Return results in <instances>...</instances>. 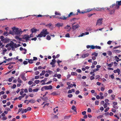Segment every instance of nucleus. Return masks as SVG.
I'll return each instance as SVG.
<instances>
[{
  "label": "nucleus",
  "mask_w": 121,
  "mask_h": 121,
  "mask_svg": "<svg viewBox=\"0 0 121 121\" xmlns=\"http://www.w3.org/2000/svg\"><path fill=\"white\" fill-rule=\"evenodd\" d=\"M46 72L47 73H52V71H51L49 70L46 71Z\"/></svg>",
  "instance_id": "49530a36"
},
{
  "label": "nucleus",
  "mask_w": 121,
  "mask_h": 121,
  "mask_svg": "<svg viewBox=\"0 0 121 121\" xmlns=\"http://www.w3.org/2000/svg\"><path fill=\"white\" fill-rule=\"evenodd\" d=\"M70 117V116H65L64 117V119H69Z\"/></svg>",
  "instance_id": "79ce46f5"
},
{
  "label": "nucleus",
  "mask_w": 121,
  "mask_h": 121,
  "mask_svg": "<svg viewBox=\"0 0 121 121\" xmlns=\"http://www.w3.org/2000/svg\"><path fill=\"white\" fill-rule=\"evenodd\" d=\"M23 91H21L20 93V94L22 95L21 96L19 97L18 98H23L25 96L26 94L25 93L24 94H23ZM15 98H17L16 97Z\"/></svg>",
  "instance_id": "6e6552de"
},
{
  "label": "nucleus",
  "mask_w": 121,
  "mask_h": 121,
  "mask_svg": "<svg viewBox=\"0 0 121 121\" xmlns=\"http://www.w3.org/2000/svg\"><path fill=\"white\" fill-rule=\"evenodd\" d=\"M7 97V96L6 95H3L2 96L1 98H2V97L3 98H6Z\"/></svg>",
  "instance_id": "58836bf2"
},
{
  "label": "nucleus",
  "mask_w": 121,
  "mask_h": 121,
  "mask_svg": "<svg viewBox=\"0 0 121 121\" xmlns=\"http://www.w3.org/2000/svg\"><path fill=\"white\" fill-rule=\"evenodd\" d=\"M113 108L116 109H117L118 108L117 107V106H115V105H117V102H113Z\"/></svg>",
  "instance_id": "4468645a"
},
{
  "label": "nucleus",
  "mask_w": 121,
  "mask_h": 121,
  "mask_svg": "<svg viewBox=\"0 0 121 121\" xmlns=\"http://www.w3.org/2000/svg\"><path fill=\"white\" fill-rule=\"evenodd\" d=\"M103 18H100L97 20V22L96 23V25H98L100 26L101 25L102 23V21Z\"/></svg>",
  "instance_id": "423d86ee"
},
{
  "label": "nucleus",
  "mask_w": 121,
  "mask_h": 121,
  "mask_svg": "<svg viewBox=\"0 0 121 121\" xmlns=\"http://www.w3.org/2000/svg\"><path fill=\"white\" fill-rule=\"evenodd\" d=\"M87 111L88 112H91V109L89 108H88Z\"/></svg>",
  "instance_id": "0e129e2a"
},
{
  "label": "nucleus",
  "mask_w": 121,
  "mask_h": 121,
  "mask_svg": "<svg viewBox=\"0 0 121 121\" xmlns=\"http://www.w3.org/2000/svg\"><path fill=\"white\" fill-rule=\"evenodd\" d=\"M18 82L19 83H21L22 82V80L20 79L19 78H18L17 79Z\"/></svg>",
  "instance_id": "c9c22d12"
},
{
  "label": "nucleus",
  "mask_w": 121,
  "mask_h": 121,
  "mask_svg": "<svg viewBox=\"0 0 121 121\" xmlns=\"http://www.w3.org/2000/svg\"><path fill=\"white\" fill-rule=\"evenodd\" d=\"M46 39L48 40H49L51 39V38L50 36L48 35L47 36Z\"/></svg>",
  "instance_id": "4c0bfd02"
},
{
  "label": "nucleus",
  "mask_w": 121,
  "mask_h": 121,
  "mask_svg": "<svg viewBox=\"0 0 121 121\" xmlns=\"http://www.w3.org/2000/svg\"><path fill=\"white\" fill-rule=\"evenodd\" d=\"M95 104L96 105H98L99 104V101H95Z\"/></svg>",
  "instance_id": "8fccbe9b"
},
{
  "label": "nucleus",
  "mask_w": 121,
  "mask_h": 121,
  "mask_svg": "<svg viewBox=\"0 0 121 121\" xmlns=\"http://www.w3.org/2000/svg\"><path fill=\"white\" fill-rule=\"evenodd\" d=\"M109 103H105V104L104 105V108H106L107 106V104H109Z\"/></svg>",
  "instance_id": "7c9ffc66"
},
{
  "label": "nucleus",
  "mask_w": 121,
  "mask_h": 121,
  "mask_svg": "<svg viewBox=\"0 0 121 121\" xmlns=\"http://www.w3.org/2000/svg\"><path fill=\"white\" fill-rule=\"evenodd\" d=\"M39 81H40L39 80H36L35 81V83L37 84L39 82Z\"/></svg>",
  "instance_id": "a19ab883"
},
{
  "label": "nucleus",
  "mask_w": 121,
  "mask_h": 121,
  "mask_svg": "<svg viewBox=\"0 0 121 121\" xmlns=\"http://www.w3.org/2000/svg\"><path fill=\"white\" fill-rule=\"evenodd\" d=\"M76 15V14H74L72 12L70 13L67 16V17H69L73 15Z\"/></svg>",
  "instance_id": "a211bd4d"
},
{
  "label": "nucleus",
  "mask_w": 121,
  "mask_h": 121,
  "mask_svg": "<svg viewBox=\"0 0 121 121\" xmlns=\"http://www.w3.org/2000/svg\"><path fill=\"white\" fill-rule=\"evenodd\" d=\"M52 62H51L50 63V64H54L55 62H56V60L55 59H52Z\"/></svg>",
  "instance_id": "bb28decb"
},
{
  "label": "nucleus",
  "mask_w": 121,
  "mask_h": 121,
  "mask_svg": "<svg viewBox=\"0 0 121 121\" xmlns=\"http://www.w3.org/2000/svg\"><path fill=\"white\" fill-rule=\"evenodd\" d=\"M7 119V117L5 116L3 117L2 118V119L3 121H5V120H6Z\"/></svg>",
  "instance_id": "e433bc0d"
},
{
  "label": "nucleus",
  "mask_w": 121,
  "mask_h": 121,
  "mask_svg": "<svg viewBox=\"0 0 121 121\" xmlns=\"http://www.w3.org/2000/svg\"><path fill=\"white\" fill-rule=\"evenodd\" d=\"M71 74L72 75H77V73H76L73 72H71Z\"/></svg>",
  "instance_id": "c85d7f7f"
},
{
  "label": "nucleus",
  "mask_w": 121,
  "mask_h": 121,
  "mask_svg": "<svg viewBox=\"0 0 121 121\" xmlns=\"http://www.w3.org/2000/svg\"><path fill=\"white\" fill-rule=\"evenodd\" d=\"M31 31L32 34L33 33H35L37 31V30L36 29H35L34 28L32 29H31Z\"/></svg>",
  "instance_id": "4be33fe9"
},
{
  "label": "nucleus",
  "mask_w": 121,
  "mask_h": 121,
  "mask_svg": "<svg viewBox=\"0 0 121 121\" xmlns=\"http://www.w3.org/2000/svg\"><path fill=\"white\" fill-rule=\"evenodd\" d=\"M52 119H58V117L56 115H54L52 117Z\"/></svg>",
  "instance_id": "5701e85b"
},
{
  "label": "nucleus",
  "mask_w": 121,
  "mask_h": 121,
  "mask_svg": "<svg viewBox=\"0 0 121 121\" xmlns=\"http://www.w3.org/2000/svg\"><path fill=\"white\" fill-rule=\"evenodd\" d=\"M99 69H98L97 68V69H95L94 70H93V72H90V74H92V73H93V74L92 75L93 76H95V74L94 73V72H95L96 71H97L99 70Z\"/></svg>",
  "instance_id": "9b49d317"
},
{
  "label": "nucleus",
  "mask_w": 121,
  "mask_h": 121,
  "mask_svg": "<svg viewBox=\"0 0 121 121\" xmlns=\"http://www.w3.org/2000/svg\"><path fill=\"white\" fill-rule=\"evenodd\" d=\"M57 76L58 78H60L61 77V75L60 74H58L57 75Z\"/></svg>",
  "instance_id": "e2e57ef3"
},
{
  "label": "nucleus",
  "mask_w": 121,
  "mask_h": 121,
  "mask_svg": "<svg viewBox=\"0 0 121 121\" xmlns=\"http://www.w3.org/2000/svg\"><path fill=\"white\" fill-rule=\"evenodd\" d=\"M82 115H86V111H84L82 112Z\"/></svg>",
  "instance_id": "69168bd1"
},
{
  "label": "nucleus",
  "mask_w": 121,
  "mask_h": 121,
  "mask_svg": "<svg viewBox=\"0 0 121 121\" xmlns=\"http://www.w3.org/2000/svg\"><path fill=\"white\" fill-rule=\"evenodd\" d=\"M67 17H65L64 16L62 17H59L58 18L63 20H65L67 19Z\"/></svg>",
  "instance_id": "cd10ccee"
},
{
  "label": "nucleus",
  "mask_w": 121,
  "mask_h": 121,
  "mask_svg": "<svg viewBox=\"0 0 121 121\" xmlns=\"http://www.w3.org/2000/svg\"><path fill=\"white\" fill-rule=\"evenodd\" d=\"M117 2L118 3L117 4L118 5H121V1H117Z\"/></svg>",
  "instance_id": "37998d69"
},
{
  "label": "nucleus",
  "mask_w": 121,
  "mask_h": 121,
  "mask_svg": "<svg viewBox=\"0 0 121 121\" xmlns=\"http://www.w3.org/2000/svg\"><path fill=\"white\" fill-rule=\"evenodd\" d=\"M30 103H33L35 102V100L34 99H30Z\"/></svg>",
  "instance_id": "c756f323"
},
{
  "label": "nucleus",
  "mask_w": 121,
  "mask_h": 121,
  "mask_svg": "<svg viewBox=\"0 0 121 121\" xmlns=\"http://www.w3.org/2000/svg\"><path fill=\"white\" fill-rule=\"evenodd\" d=\"M38 90V89L37 88H36L34 89L33 90V91L34 92H37Z\"/></svg>",
  "instance_id": "bf43d9fd"
},
{
  "label": "nucleus",
  "mask_w": 121,
  "mask_h": 121,
  "mask_svg": "<svg viewBox=\"0 0 121 121\" xmlns=\"http://www.w3.org/2000/svg\"><path fill=\"white\" fill-rule=\"evenodd\" d=\"M52 86L51 85L49 86H43V88L45 90H51L52 88Z\"/></svg>",
  "instance_id": "0eeeda50"
},
{
  "label": "nucleus",
  "mask_w": 121,
  "mask_h": 121,
  "mask_svg": "<svg viewBox=\"0 0 121 121\" xmlns=\"http://www.w3.org/2000/svg\"><path fill=\"white\" fill-rule=\"evenodd\" d=\"M93 10V9H87L86 10L84 11V12H85V13L89 12L90 11H91L92 10Z\"/></svg>",
  "instance_id": "6ab92c4d"
},
{
  "label": "nucleus",
  "mask_w": 121,
  "mask_h": 121,
  "mask_svg": "<svg viewBox=\"0 0 121 121\" xmlns=\"http://www.w3.org/2000/svg\"><path fill=\"white\" fill-rule=\"evenodd\" d=\"M86 48H90L91 49H94L95 48V46L93 45H91V46L89 45H87L86 46Z\"/></svg>",
  "instance_id": "f8f14e48"
},
{
  "label": "nucleus",
  "mask_w": 121,
  "mask_h": 121,
  "mask_svg": "<svg viewBox=\"0 0 121 121\" xmlns=\"http://www.w3.org/2000/svg\"><path fill=\"white\" fill-rule=\"evenodd\" d=\"M114 52L115 53H120L121 52V51L120 50H113Z\"/></svg>",
  "instance_id": "a878e982"
},
{
  "label": "nucleus",
  "mask_w": 121,
  "mask_h": 121,
  "mask_svg": "<svg viewBox=\"0 0 121 121\" xmlns=\"http://www.w3.org/2000/svg\"><path fill=\"white\" fill-rule=\"evenodd\" d=\"M77 71L78 73H81L82 72L81 70L80 69H77L76 70Z\"/></svg>",
  "instance_id": "864d4df0"
},
{
  "label": "nucleus",
  "mask_w": 121,
  "mask_h": 121,
  "mask_svg": "<svg viewBox=\"0 0 121 121\" xmlns=\"http://www.w3.org/2000/svg\"><path fill=\"white\" fill-rule=\"evenodd\" d=\"M13 30V33L12 31L10 30L9 31V33L11 34H13V33L14 34H18L20 33L21 32H22L21 30H19L17 28H16L14 27L12 28Z\"/></svg>",
  "instance_id": "7ed1b4c3"
},
{
  "label": "nucleus",
  "mask_w": 121,
  "mask_h": 121,
  "mask_svg": "<svg viewBox=\"0 0 121 121\" xmlns=\"http://www.w3.org/2000/svg\"><path fill=\"white\" fill-rule=\"evenodd\" d=\"M55 14L56 15H60V13L57 12L56 11H55Z\"/></svg>",
  "instance_id": "09e8293b"
},
{
  "label": "nucleus",
  "mask_w": 121,
  "mask_h": 121,
  "mask_svg": "<svg viewBox=\"0 0 121 121\" xmlns=\"http://www.w3.org/2000/svg\"><path fill=\"white\" fill-rule=\"evenodd\" d=\"M114 74L113 73L111 75H110V77H111V78L112 79H113L114 78Z\"/></svg>",
  "instance_id": "de8ad7c7"
},
{
  "label": "nucleus",
  "mask_w": 121,
  "mask_h": 121,
  "mask_svg": "<svg viewBox=\"0 0 121 121\" xmlns=\"http://www.w3.org/2000/svg\"><path fill=\"white\" fill-rule=\"evenodd\" d=\"M113 112H116V110L115 109H114V108H112V109L111 110Z\"/></svg>",
  "instance_id": "680f3d73"
},
{
  "label": "nucleus",
  "mask_w": 121,
  "mask_h": 121,
  "mask_svg": "<svg viewBox=\"0 0 121 121\" xmlns=\"http://www.w3.org/2000/svg\"><path fill=\"white\" fill-rule=\"evenodd\" d=\"M26 109L28 111H31L32 109L30 107H28Z\"/></svg>",
  "instance_id": "c03bdc74"
},
{
  "label": "nucleus",
  "mask_w": 121,
  "mask_h": 121,
  "mask_svg": "<svg viewBox=\"0 0 121 121\" xmlns=\"http://www.w3.org/2000/svg\"><path fill=\"white\" fill-rule=\"evenodd\" d=\"M73 95L72 94H69L68 95V96L69 98H71L72 97Z\"/></svg>",
  "instance_id": "4d7b16f0"
},
{
  "label": "nucleus",
  "mask_w": 121,
  "mask_h": 121,
  "mask_svg": "<svg viewBox=\"0 0 121 121\" xmlns=\"http://www.w3.org/2000/svg\"><path fill=\"white\" fill-rule=\"evenodd\" d=\"M92 55H94L96 57L98 56V53H96L95 52H94L92 53Z\"/></svg>",
  "instance_id": "2f4dec72"
},
{
  "label": "nucleus",
  "mask_w": 121,
  "mask_h": 121,
  "mask_svg": "<svg viewBox=\"0 0 121 121\" xmlns=\"http://www.w3.org/2000/svg\"><path fill=\"white\" fill-rule=\"evenodd\" d=\"M26 60H28V63L30 64H32V63H33V60H32V59L29 60L28 59H26Z\"/></svg>",
  "instance_id": "b1692460"
},
{
  "label": "nucleus",
  "mask_w": 121,
  "mask_h": 121,
  "mask_svg": "<svg viewBox=\"0 0 121 121\" xmlns=\"http://www.w3.org/2000/svg\"><path fill=\"white\" fill-rule=\"evenodd\" d=\"M77 13L76 14V15H78V13L80 14H83L85 13L84 11H80V10L78 9L77 10Z\"/></svg>",
  "instance_id": "2eb2a0df"
},
{
  "label": "nucleus",
  "mask_w": 121,
  "mask_h": 121,
  "mask_svg": "<svg viewBox=\"0 0 121 121\" xmlns=\"http://www.w3.org/2000/svg\"><path fill=\"white\" fill-rule=\"evenodd\" d=\"M63 25L62 23H58L56 24V26L59 27L62 26Z\"/></svg>",
  "instance_id": "aec40b11"
},
{
  "label": "nucleus",
  "mask_w": 121,
  "mask_h": 121,
  "mask_svg": "<svg viewBox=\"0 0 121 121\" xmlns=\"http://www.w3.org/2000/svg\"><path fill=\"white\" fill-rule=\"evenodd\" d=\"M75 23H74L72 25V29L74 30H75L80 27L79 25L78 24H77L74 25Z\"/></svg>",
  "instance_id": "20e7f679"
},
{
  "label": "nucleus",
  "mask_w": 121,
  "mask_h": 121,
  "mask_svg": "<svg viewBox=\"0 0 121 121\" xmlns=\"http://www.w3.org/2000/svg\"><path fill=\"white\" fill-rule=\"evenodd\" d=\"M9 46H10L12 48H17V44L15 43H14L13 42L11 41L9 44Z\"/></svg>",
  "instance_id": "39448f33"
},
{
  "label": "nucleus",
  "mask_w": 121,
  "mask_h": 121,
  "mask_svg": "<svg viewBox=\"0 0 121 121\" xmlns=\"http://www.w3.org/2000/svg\"><path fill=\"white\" fill-rule=\"evenodd\" d=\"M89 55L88 53H86L82 54V58H85L88 56Z\"/></svg>",
  "instance_id": "ddd939ff"
},
{
  "label": "nucleus",
  "mask_w": 121,
  "mask_h": 121,
  "mask_svg": "<svg viewBox=\"0 0 121 121\" xmlns=\"http://www.w3.org/2000/svg\"><path fill=\"white\" fill-rule=\"evenodd\" d=\"M112 90L110 89L108 91V93L109 94H110L112 93Z\"/></svg>",
  "instance_id": "774afa93"
},
{
  "label": "nucleus",
  "mask_w": 121,
  "mask_h": 121,
  "mask_svg": "<svg viewBox=\"0 0 121 121\" xmlns=\"http://www.w3.org/2000/svg\"><path fill=\"white\" fill-rule=\"evenodd\" d=\"M71 109L73 110L76 113V114L77 113L76 108L73 105Z\"/></svg>",
  "instance_id": "f3484780"
},
{
  "label": "nucleus",
  "mask_w": 121,
  "mask_h": 121,
  "mask_svg": "<svg viewBox=\"0 0 121 121\" xmlns=\"http://www.w3.org/2000/svg\"><path fill=\"white\" fill-rule=\"evenodd\" d=\"M109 107H108L107 108L104 110V112H107L109 110Z\"/></svg>",
  "instance_id": "ea45409f"
},
{
  "label": "nucleus",
  "mask_w": 121,
  "mask_h": 121,
  "mask_svg": "<svg viewBox=\"0 0 121 121\" xmlns=\"http://www.w3.org/2000/svg\"><path fill=\"white\" fill-rule=\"evenodd\" d=\"M51 95H56V93L55 92H52L51 94Z\"/></svg>",
  "instance_id": "3c124183"
},
{
  "label": "nucleus",
  "mask_w": 121,
  "mask_h": 121,
  "mask_svg": "<svg viewBox=\"0 0 121 121\" xmlns=\"http://www.w3.org/2000/svg\"><path fill=\"white\" fill-rule=\"evenodd\" d=\"M45 73V71L44 70H43L42 71V73H41L40 74V76L43 75H44V74Z\"/></svg>",
  "instance_id": "393cba45"
},
{
  "label": "nucleus",
  "mask_w": 121,
  "mask_h": 121,
  "mask_svg": "<svg viewBox=\"0 0 121 121\" xmlns=\"http://www.w3.org/2000/svg\"><path fill=\"white\" fill-rule=\"evenodd\" d=\"M33 83V82L32 81H29L28 82V84L29 85H30L32 84Z\"/></svg>",
  "instance_id": "603ef678"
},
{
  "label": "nucleus",
  "mask_w": 121,
  "mask_h": 121,
  "mask_svg": "<svg viewBox=\"0 0 121 121\" xmlns=\"http://www.w3.org/2000/svg\"><path fill=\"white\" fill-rule=\"evenodd\" d=\"M108 56H111L112 55V52L110 51H108Z\"/></svg>",
  "instance_id": "473e14b6"
},
{
  "label": "nucleus",
  "mask_w": 121,
  "mask_h": 121,
  "mask_svg": "<svg viewBox=\"0 0 121 121\" xmlns=\"http://www.w3.org/2000/svg\"><path fill=\"white\" fill-rule=\"evenodd\" d=\"M9 39L7 38H4L3 41L4 43H8L9 41Z\"/></svg>",
  "instance_id": "dca6fc26"
},
{
  "label": "nucleus",
  "mask_w": 121,
  "mask_h": 121,
  "mask_svg": "<svg viewBox=\"0 0 121 121\" xmlns=\"http://www.w3.org/2000/svg\"><path fill=\"white\" fill-rule=\"evenodd\" d=\"M21 78L22 79V80H24V81H26V79L24 75L22 74L21 75Z\"/></svg>",
  "instance_id": "412c9836"
},
{
  "label": "nucleus",
  "mask_w": 121,
  "mask_h": 121,
  "mask_svg": "<svg viewBox=\"0 0 121 121\" xmlns=\"http://www.w3.org/2000/svg\"><path fill=\"white\" fill-rule=\"evenodd\" d=\"M120 69H119L118 68L116 70H114L113 71V72L115 73H117L118 71Z\"/></svg>",
  "instance_id": "f704fd0d"
},
{
  "label": "nucleus",
  "mask_w": 121,
  "mask_h": 121,
  "mask_svg": "<svg viewBox=\"0 0 121 121\" xmlns=\"http://www.w3.org/2000/svg\"><path fill=\"white\" fill-rule=\"evenodd\" d=\"M30 38L29 35H24L23 37V39H25L27 41L29 40V39Z\"/></svg>",
  "instance_id": "1a4fd4ad"
},
{
  "label": "nucleus",
  "mask_w": 121,
  "mask_h": 121,
  "mask_svg": "<svg viewBox=\"0 0 121 121\" xmlns=\"http://www.w3.org/2000/svg\"><path fill=\"white\" fill-rule=\"evenodd\" d=\"M49 33L47 31V29H43V30L40 32V34L38 35H36L37 37H41L43 36L45 37L46 35L48 34Z\"/></svg>",
  "instance_id": "f03ea898"
},
{
  "label": "nucleus",
  "mask_w": 121,
  "mask_h": 121,
  "mask_svg": "<svg viewBox=\"0 0 121 121\" xmlns=\"http://www.w3.org/2000/svg\"><path fill=\"white\" fill-rule=\"evenodd\" d=\"M22 104H20L18 105V108H21L22 107Z\"/></svg>",
  "instance_id": "338daca9"
},
{
  "label": "nucleus",
  "mask_w": 121,
  "mask_h": 121,
  "mask_svg": "<svg viewBox=\"0 0 121 121\" xmlns=\"http://www.w3.org/2000/svg\"><path fill=\"white\" fill-rule=\"evenodd\" d=\"M65 29H67V31L68 32H69L71 28L70 26L67 25L65 27Z\"/></svg>",
  "instance_id": "9d476101"
},
{
  "label": "nucleus",
  "mask_w": 121,
  "mask_h": 121,
  "mask_svg": "<svg viewBox=\"0 0 121 121\" xmlns=\"http://www.w3.org/2000/svg\"><path fill=\"white\" fill-rule=\"evenodd\" d=\"M95 48L101 49V48L100 47L97 45L95 46Z\"/></svg>",
  "instance_id": "72a5a7b5"
},
{
  "label": "nucleus",
  "mask_w": 121,
  "mask_h": 121,
  "mask_svg": "<svg viewBox=\"0 0 121 121\" xmlns=\"http://www.w3.org/2000/svg\"><path fill=\"white\" fill-rule=\"evenodd\" d=\"M65 36L66 37H69V34L68 33L67 34H66Z\"/></svg>",
  "instance_id": "13d9d810"
},
{
  "label": "nucleus",
  "mask_w": 121,
  "mask_h": 121,
  "mask_svg": "<svg viewBox=\"0 0 121 121\" xmlns=\"http://www.w3.org/2000/svg\"><path fill=\"white\" fill-rule=\"evenodd\" d=\"M94 76H91L90 77V79L91 80H92L94 79L95 78L94 77Z\"/></svg>",
  "instance_id": "a18cd8bd"
},
{
  "label": "nucleus",
  "mask_w": 121,
  "mask_h": 121,
  "mask_svg": "<svg viewBox=\"0 0 121 121\" xmlns=\"http://www.w3.org/2000/svg\"><path fill=\"white\" fill-rule=\"evenodd\" d=\"M118 3L117 2V1L116 2V4H112L110 6V8H113V9L112 10L110 11V14H114L115 13V10L116 9H118L119 6L120 5H118L117 4Z\"/></svg>",
  "instance_id": "f257e3e1"
},
{
  "label": "nucleus",
  "mask_w": 121,
  "mask_h": 121,
  "mask_svg": "<svg viewBox=\"0 0 121 121\" xmlns=\"http://www.w3.org/2000/svg\"><path fill=\"white\" fill-rule=\"evenodd\" d=\"M4 37L3 36H1V41H3L4 40Z\"/></svg>",
  "instance_id": "052dcab7"
},
{
  "label": "nucleus",
  "mask_w": 121,
  "mask_h": 121,
  "mask_svg": "<svg viewBox=\"0 0 121 121\" xmlns=\"http://www.w3.org/2000/svg\"><path fill=\"white\" fill-rule=\"evenodd\" d=\"M35 75H37L39 73V71H36L35 72Z\"/></svg>",
  "instance_id": "6e6d98bb"
},
{
  "label": "nucleus",
  "mask_w": 121,
  "mask_h": 121,
  "mask_svg": "<svg viewBox=\"0 0 121 121\" xmlns=\"http://www.w3.org/2000/svg\"><path fill=\"white\" fill-rule=\"evenodd\" d=\"M109 100L108 99H106L105 100V101L106 103H108L109 102Z\"/></svg>",
  "instance_id": "5fc2aeb1"
}]
</instances>
